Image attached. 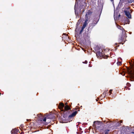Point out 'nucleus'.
<instances>
[{"instance_id":"6ab92c4d","label":"nucleus","mask_w":134,"mask_h":134,"mask_svg":"<svg viewBox=\"0 0 134 134\" xmlns=\"http://www.w3.org/2000/svg\"><path fill=\"white\" fill-rule=\"evenodd\" d=\"M117 124H118L117 125L119 126L122 125L121 124V123H120L119 122H118V123H117Z\"/></svg>"},{"instance_id":"f3484780","label":"nucleus","mask_w":134,"mask_h":134,"mask_svg":"<svg viewBox=\"0 0 134 134\" xmlns=\"http://www.w3.org/2000/svg\"><path fill=\"white\" fill-rule=\"evenodd\" d=\"M86 26H87V25H86L85 24H83V25L82 26V28L84 29L86 27Z\"/></svg>"},{"instance_id":"0eeeda50","label":"nucleus","mask_w":134,"mask_h":134,"mask_svg":"<svg viewBox=\"0 0 134 134\" xmlns=\"http://www.w3.org/2000/svg\"><path fill=\"white\" fill-rule=\"evenodd\" d=\"M124 12L125 13V15L128 18L130 19L131 18V15L130 14L129 11H127V10H124Z\"/></svg>"},{"instance_id":"f03ea898","label":"nucleus","mask_w":134,"mask_h":134,"mask_svg":"<svg viewBox=\"0 0 134 134\" xmlns=\"http://www.w3.org/2000/svg\"><path fill=\"white\" fill-rule=\"evenodd\" d=\"M99 18L98 17H95L93 19L91 23L89 24L88 27V33L91 32V31L96 25L99 21Z\"/></svg>"},{"instance_id":"cd10ccee","label":"nucleus","mask_w":134,"mask_h":134,"mask_svg":"<svg viewBox=\"0 0 134 134\" xmlns=\"http://www.w3.org/2000/svg\"><path fill=\"white\" fill-rule=\"evenodd\" d=\"M132 133H131V132H130V133H128V134H132Z\"/></svg>"},{"instance_id":"f8f14e48","label":"nucleus","mask_w":134,"mask_h":134,"mask_svg":"<svg viewBox=\"0 0 134 134\" xmlns=\"http://www.w3.org/2000/svg\"><path fill=\"white\" fill-rule=\"evenodd\" d=\"M11 134H18V131L16 129L13 130L11 131Z\"/></svg>"},{"instance_id":"7ed1b4c3","label":"nucleus","mask_w":134,"mask_h":134,"mask_svg":"<svg viewBox=\"0 0 134 134\" xmlns=\"http://www.w3.org/2000/svg\"><path fill=\"white\" fill-rule=\"evenodd\" d=\"M92 12L91 10H88V12H87L85 16V19L90 20V19L91 16Z\"/></svg>"},{"instance_id":"5701e85b","label":"nucleus","mask_w":134,"mask_h":134,"mask_svg":"<svg viewBox=\"0 0 134 134\" xmlns=\"http://www.w3.org/2000/svg\"><path fill=\"white\" fill-rule=\"evenodd\" d=\"M133 129V131L131 132V133L134 134V128Z\"/></svg>"},{"instance_id":"2f4dec72","label":"nucleus","mask_w":134,"mask_h":134,"mask_svg":"<svg viewBox=\"0 0 134 134\" xmlns=\"http://www.w3.org/2000/svg\"><path fill=\"white\" fill-rule=\"evenodd\" d=\"M119 16H120V15H119Z\"/></svg>"},{"instance_id":"a211bd4d","label":"nucleus","mask_w":134,"mask_h":134,"mask_svg":"<svg viewBox=\"0 0 134 134\" xmlns=\"http://www.w3.org/2000/svg\"><path fill=\"white\" fill-rule=\"evenodd\" d=\"M121 64V62H118L117 63V64L119 65H120Z\"/></svg>"},{"instance_id":"dca6fc26","label":"nucleus","mask_w":134,"mask_h":134,"mask_svg":"<svg viewBox=\"0 0 134 134\" xmlns=\"http://www.w3.org/2000/svg\"><path fill=\"white\" fill-rule=\"evenodd\" d=\"M84 29L82 28L81 30L80 31V32H79V34H81L82 33V32L83 30V29Z\"/></svg>"},{"instance_id":"393cba45","label":"nucleus","mask_w":134,"mask_h":134,"mask_svg":"<svg viewBox=\"0 0 134 134\" xmlns=\"http://www.w3.org/2000/svg\"><path fill=\"white\" fill-rule=\"evenodd\" d=\"M80 24V23L78 21L77 22V25H78L79 24Z\"/></svg>"},{"instance_id":"aec40b11","label":"nucleus","mask_w":134,"mask_h":134,"mask_svg":"<svg viewBox=\"0 0 134 134\" xmlns=\"http://www.w3.org/2000/svg\"><path fill=\"white\" fill-rule=\"evenodd\" d=\"M113 91L112 90H110L109 91L110 93L109 95H110L112 94V91Z\"/></svg>"},{"instance_id":"9d476101","label":"nucleus","mask_w":134,"mask_h":134,"mask_svg":"<svg viewBox=\"0 0 134 134\" xmlns=\"http://www.w3.org/2000/svg\"><path fill=\"white\" fill-rule=\"evenodd\" d=\"M117 27L118 29L122 30V33H123L124 31H125V30L122 27L119 25H118Z\"/></svg>"},{"instance_id":"4468645a","label":"nucleus","mask_w":134,"mask_h":134,"mask_svg":"<svg viewBox=\"0 0 134 134\" xmlns=\"http://www.w3.org/2000/svg\"><path fill=\"white\" fill-rule=\"evenodd\" d=\"M90 20H87V19H85V21L84 23V24L87 25L88 23L90 21Z\"/></svg>"},{"instance_id":"b1692460","label":"nucleus","mask_w":134,"mask_h":134,"mask_svg":"<svg viewBox=\"0 0 134 134\" xmlns=\"http://www.w3.org/2000/svg\"><path fill=\"white\" fill-rule=\"evenodd\" d=\"M119 122H120V123H121H121H122V120H121Z\"/></svg>"},{"instance_id":"4be33fe9","label":"nucleus","mask_w":134,"mask_h":134,"mask_svg":"<svg viewBox=\"0 0 134 134\" xmlns=\"http://www.w3.org/2000/svg\"><path fill=\"white\" fill-rule=\"evenodd\" d=\"M82 63H85V64H87V60H85V62H83Z\"/></svg>"},{"instance_id":"7c9ffc66","label":"nucleus","mask_w":134,"mask_h":134,"mask_svg":"<svg viewBox=\"0 0 134 134\" xmlns=\"http://www.w3.org/2000/svg\"><path fill=\"white\" fill-rule=\"evenodd\" d=\"M27 121H28V119H27Z\"/></svg>"},{"instance_id":"20e7f679","label":"nucleus","mask_w":134,"mask_h":134,"mask_svg":"<svg viewBox=\"0 0 134 134\" xmlns=\"http://www.w3.org/2000/svg\"><path fill=\"white\" fill-rule=\"evenodd\" d=\"M110 131V130L106 129L103 128L100 130L101 133L102 134H108Z\"/></svg>"},{"instance_id":"a878e982","label":"nucleus","mask_w":134,"mask_h":134,"mask_svg":"<svg viewBox=\"0 0 134 134\" xmlns=\"http://www.w3.org/2000/svg\"><path fill=\"white\" fill-rule=\"evenodd\" d=\"M110 1L112 2H114V0H110Z\"/></svg>"},{"instance_id":"bb28decb","label":"nucleus","mask_w":134,"mask_h":134,"mask_svg":"<svg viewBox=\"0 0 134 134\" xmlns=\"http://www.w3.org/2000/svg\"><path fill=\"white\" fill-rule=\"evenodd\" d=\"M65 105H68L67 103H65Z\"/></svg>"},{"instance_id":"c756f323","label":"nucleus","mask_w":134,"mask_h":134,"mask_svg":"<svg viewBox=\"0 0 134 134\" xmlns=\"http://www.w3.org/2000/svg\"><path fill=\"white\" fill-rule=\"evenodd\" d=\"M1 93L0 92V96H1Z\"/></svg>"},{"instance_id":"412c9836","label":"nucleus","mask_w":134,"mask_h":134,"mask_svg":"<svg viewBox=\"0 0 134 134\" xmlns=\"http://www.w3.org/2000/svg\"><path fill=\"white\" fill-rule=\"evenodd\" d=\"M126 85L128 87L130 86L131 85L129 83H127L126 84Z\"/></svg>"},{"instance_id":"423d86ee","label":"nucleus","mask_w":134,"mask_h":134,"mask_svg":"<svg viewBox=\"0 0 134 134\" xmlns=\"http://www.w3.org/2000/svg\"><path fill=\"white\" fill-rule=\"evenodd\" d=\"M70 109L71 108L68 105H65V106L64 107V109H63L61 111H70Z\"/></svg>"},{"instance_id":"39448f33","label":"nucleus","mask_w":134,"mask_h":134,"mask_svg":"<svg viewBox=\"0 0 134 134\" xmlns=\"http://www.w3.org/2000/svg\"><path fill=\"white\" fill-rule=\"evenodd\" d=\"M37 116L38 118L40 119L41 121L43 120V121L45 122L46 121V118L45 117L44 118L43 116L42 115H41L40 114V115L38 114Z\"/></svg>"},{"instance_id":"c85d7f7f","label":"nucleus","mask_w":134,"mask_h":134,"mask_svg":"<svg viewBox=\"0 0 134 134\" xmlns=\"http://www.w3.org/2000/svg\"><path fill=\"white\" fill-rule=\"evenodd\" d=\"M106 121H104V122H105Z\"/></svg>"},{"instance_id":"ddd939ff","label":"nucleus","mask_w":134,"mask_h":134,"mask_svg":"<svg viewBox=\"0 0 134 134\" xmlns=\"http://www.w3.org/2000/svg\"><path fill=\"white\" fill-rule=\"evenodd\" d=\"M124 39V38L122 36L119 38V39L118 42H119L120 44H121V42H122L123 40Z\"/></svg>"},{"instance_id":"2eb2a0df","label":"nucleus","mask_w":134,"mask_h":134,"mask_svg":"<svg viewBox=\"0 0 134 134\" xmlns=\"http://www.w3.org/2000/svg\"><path fill=\"white\" fill-rule=\"evenodd\" d=\"M100 122L98 121H95L94 122V125L96 126L97 125H99L100 124Z\"/></svg>"},{"instance_id":"f257e3e1","label":"nucleus","mask_w":134,"mask_h":134,"mask_svg":"<svg viewBox=\"0 0 134 134\" xmlns=\"http://www.w3.org/2000/svg\"><path fill=\"white\" fill-rule=\"evenodd\" d=\"M63 111V117L65 118H67L68 117V119L70 120L71 121L73 120V117H74L76 114L77 111H75L71 114L69 115L71 113V111Z\"/></svg>"},{"instance_id":"1a4fd4ad","label":"nucleus","mask_w":134,"mask_h":134,"mask_svg":"<svg viewBox=\"0 0 134 134\" xmlns=\"http://www.w3.org/2000/svg\"><path fill=\"white\" fill-rule=\"evenodd\" d=\"M96 54L97 56L98 57H101L103 55L102 53L100 51H98L97 52Z\"/></svg>"},{"instance_id":"6e6552de","label":"nucleus","mask_w":134,"mask_h":134,"mask_svg":"<svg viewBox=\"0 0 134 134\" xmlns=\"http://www.w3.org/2000/svg\"><path fill=\"white\" fill-rule=\"evenodd\" d=\"M64 107V104L62 103H60L59 104V108L62 110L63 109Z\"/></svg>"},{"instance_id":"9b49d317","label":"nucleus","mask_w":134,"mask_h":134,"mask_svg":"<svg viewBox=\"0 0 134 134\" xmlns=\"http://www.w3.org/2000/svg\"><path fill=\"white\" fill-rule=\"evenodd\" d=\"M108 90L107 91H105L103 92V94L101 95V96L103 98H104L105 97V96L107 94V93H108V92H107Z\"/></svg>"}]
</instances>
